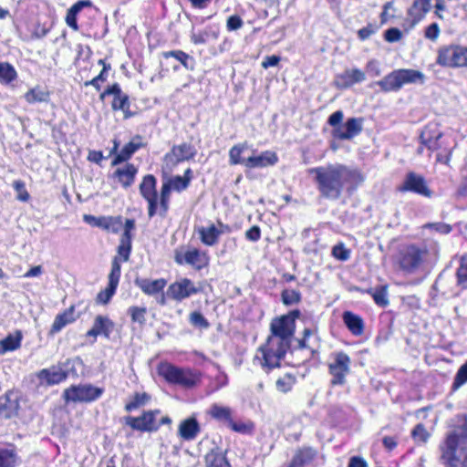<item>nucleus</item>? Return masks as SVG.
I'll return each mask as SVG.
<instances>
[{"label":"nucleus","mask_w":467,"mask_h":467,"mask_svg":"<svg viewBox=\"0 0 467 467\" xmlns=\"http://www.w3.org/2000/svg\"><path fill=\"white\" fill-rule=\"evenodd\" d=\"M49 92L39 87L36 86L31 89H29L24 96L25 99L30 103H36V102H47L49 100Z\"/></svg>","instance_id":"473e14b6"},{"label":"nucleus","mask_w":467,"mask_h":467,"mask_svg":"<svg viewBox=\"0 0 467 467\" xmlns=\"http://www.w3.org/2000/svg\"><path fill=\"white\" fill-rule=\"evenodd\" d=\"M13 187L15 191L17 192V199L22 202H26L29 199V193L26 190L25 182L21 180L15 181L13 182Z\"/></svg>","instance_id":"6e6d98bb"},{"label":"nucleus","mask_w":467,"mask_h":467,"mask_svg":"<svg viewBox=\"0 0 467 467\" xmlns=\"http://www.w3.org/2000/svg\"><path fill=\"white\" fill-rule=\"evenodd\" d=\"M211 415L219 420H224L229 425L232 419V411L227 407H221L218 405H213L211 409Z\"/></svg>","instance_id":"a19ab883"},{"label":"nucleus","mask_w":467,"mask_h":467,"mask_svg":"<svg viewBox=\"0 0 467 467\" xmlns=\"http://www.w3.org/2000/svg\"><path fill=\"white\" fill-rule=\"evenodd\" d=\"M131 242L132 240L129 239H119V244L118 246V254L122 258L124 262H127L130 258L132 247Z\"/></svg>","instance_id":"8fccbe9b"},{"label":"nucleus","mask_w":467,"mask_h":467,"mask_svg":"<svg viewBox=\"0 0 467 467\" xmlns=\"http://www.w3.org/2000/svg\"><path fill=\"white\" fill-rule=\"evenodd\" d=\"M37 378L47 385H55L64 381L67 378V372L58 367L43 368L37 373Z\"/></svg>","instance_id":"412c9836"},{"label":"nucleus","mask_w":467,"mask_h":467,"mask_svg":"<svg viewBox=\"0 0 467 467\" xmlns=\"http://www.w3.org/2000/svg\"><path fill=\"white\" fill-rule=\"evenodd\" d=\"M425 76L422 72L415 69H397L382 79L376 82L384 92L400 90L406 84H423Z\"/></svg>","instance_id":"7ed1b4c3"},{"label":"nucleus","mask_w":467,"mask_h":467,"mask_svg":"<svg viewBox=\"0 0 467 467\" xmlns=\"http://www.w3.org/2000/svg\"><path fill=\"white\" fill-rule=\"evenodd\" d=\"M20 457L15 446L0 447V467H16Z\"/></svg>","instance_id":"393cba45"},{"label":"nucleus","mask_w":467,"mask_h":467,"mask_svg":"<svg viewBox=\"0 0 467 467\" xmlns=\"http://www.w3.org/2000/svg\"><path fill=\"white\" fill-rule=\"evenodd\" d=\"M199 289L195 287L194 284L188 278H182L181 280L170 285L167 290L169 297L182 301L192 295L197 294Z\"/></svg>","instance_id":"ddd939ff"},{"label":"nucleus","mask_w":467,"mask_h":467,"mask_svg":"<svg viewBox=\"0 0 467 467\" xmlns=\"http://www.w3.org/2000/svg\"><path fill=\"white\" fill-rule=\"evenodd\" d=\"M116 287H113L111 285H109L102 291H100L98 294L97 300L99 303L102 304H108L112 297V296L115 294Z\"/></svg>","instance_id":"bf43d9fd"},{"label":"nucleus","mask_w":467,"mask_h":467,"mask_svg":"<svg viewBox=\"0 0 467 467\" xmlns=\"http://www.w3.org/2000/svg\"><path fill=\"white\" fill-rule=\"evenodd\" d=\"M344 114L341 110L335 111L331 114L327 119V123L332 126L334 129L337 128L341 125V121L343 120Z\"/></svg>","instance_id":"69168bd1"},{"label":"nucleus","mask_w":467,"mask_h":467,"mask_svg":"<svg viewBox=\"0 0 467 467\" xmlns=\"http://www.w3.org/2000/svg\"><path fill=\"white\" fill-rule=\"evenodd\" d=\"M17 77L16 71L13 66L6 62H0V82L9 84Z\"/></svg>","instance_id":"e433bc0d"},{"label":"nucleus","mask_w":467,"mask_h":467,"mask_svg":"<svg viewBox=\"0 0 467 467\" xmlns=\"http://www.w3.org/2000/svg\"><path fill=\"white\" fill-rule=\"evenodd\" d=\"M348 134L340 133L339 140H351L358 135L362 130V119L350 118L346 121Z\"/></svg>","instance_id":"72a5a7b5"},{"label":"nucleus","mask_w":467,"mask_h":467,"mask_svg":"<svg viewBox=\"0 0 467 467\" xmlns=\"http://www.w3.org/2000/svg\"><path fill=\"white\" fill-rule=\"evenodd\" d=\"M206 467H231L226 458L223 455L219 448L211 450L205 455Z\"/></svg>","instance_id":"c756f323"},{"label":"nucleus","mask_w":467,"mask_h":467,"mask_svg":"<svg viewBox=\"0 0 467 467\" xmlns=\"http://www.w3.org/2000/svg\"><path fill=\"white\" fill-rule=\"evenodd\" d=\"M247 149L246 143L234 146L229 151L231 164H244L246 159L241 158V154Z\"/></svg>","instance_id":"79ce46f5"},{"label":"nucleus","mask_w":467,"mask_h":467,"mask_svg":"<svg viewBox=\"0 0 467 467\" xmlns=\"http://www.w3.org/2000/svg\"><path fill=\"white\" fill-rule=\"evenodd\" d=\"M175 260L178 264H188L197 268H201V254L197 249L188 250L183 254V259L180 254H176Z\"/></svg>","instance_id":"f704fd0d"},{"label":"nucleus","mask_w":467,"mask_h":467,"mask_svg":"<svg viewBox=\"0 0 467 467\" xmlns=\"http://www.w3.org/2000/svg\"><path fill=\"white\" fill-rule=\"evenodd\" d=\"M399 190L400 192H414L427 197L431 196V191L426 186L423 178L414 172H410L406 176V180L403 184L400 186Z\"/></svg>","instance_id":"2eb2a0df"},{"label":"nucleus","mask_w":467,"mask_h":467,"mask_svg":"<svg viewBox=\"0 0 467 467\" xmlns=\"http://www.w3.org/2000/svg\"><path fill=\"white\" fill-rule=\"evenodd\" d=\"M228 427L240 433H248L253 430L252 423L234 422L233 420L230 421Z\"/></svg>","instance_id":"052dcab7"},{"label":"nucleus","mask_w":467,"mask_h":467,"mask_svg":"<svg viewBox=\"0 0 467 467\" xmlns=\"http://www.w3.org/2000/svg\"><path fill=\"white\" fill-rule=\"evenodd\" d=\"M300 315L299 310H294L288 315L275 317L270 324L271 334L266 342L259 348L262 353L261 365L268 368L280 366L290 348L292 337L295 334V321Z\"/></svg>","instance_id":"f03ea898"},{"label":"nucleus","mask_w":467,"mask_h":467,"mask_svg":"<svg viewBox=\"0 0 467 467\" xmlns=\"http://www.w3.org/2000/svg\"><path fill=\"white\" fill-rule=\"evenodd\" d=\"M130 109V101L129 97L126 94H122L119 97H115L112 101V109L114 110H122L124 113V118L128 119L132 114L129 111Z\"/></svg>","instance_id":"4c0bfd02"},{"label":"nucleus","mask_w":467,"mask_h":467,"mask_svg":"<svg viewBox=\"0 0 467 467\" xmlns=\"http://www.w3.org/2000/svg\"><path fill=\"white\" fill-rule=\"evenodd\" d=\"M317 456V451L312 447H302L295 451V453L286 467H304L312 462Z\"/></svg>","instance_id":"aec40b11"},{"label":"nucleus","mask_w":467,"mask_h":467,"mask_svg":"<svg viewBox=\"0 0 467 467\" xmlns=\"http://www.w3.org/2000/svg\"><path fill=\"white\" fill-rule=\"evenodd\" d=\"M144 146L142 137L137 135L129 143L124 145L121 150L115 156L111 165L116 166L128 161L139 149Z\"/></svg>","instance_id":"6ab92c4d"},{"label":"nucleus","mask_w":467,"mask_h":467,"mask_svg":"<svg viewBox=\"0 0 467 467\" xmlns=\"http://www.w3.org/2000/svg\"><path fill=\"white\" fill-rule=\"evenodd\" d=\"M150 400V396L146 392L135 393L131 401L126 404L125 410L127 411H132L141 406L147 404Z\"/></svg>","instance_id":"ea45409f"},{"label":"nucleus","mask_w":467,"mask_h":467,"mask_svg":"<svg viewBox=\"0 0 467 467\" xmlns=\"http://www.w3.org/2000/svg\"><path fill=\"white\" fill-rule=\"evenodd\" d=\"M114 327V323L104 316H97L94 319L92 327L87 332L86 337H92L95 342L98 336H103L106 338H109L110 333Z\"/></svg>","instance_id":"dca6fc26"},{"label":"nucleus","mask_w":467,"mask_h":467,"mask_svg":"<svg viewBox=\"0 0 467 467\" xmlns=\"http://www.w3.org/2000/svg\"><path fill=\"white\" fill-rule=\"evenodd\" d=\"M467 382V361L461 366L459 370L457 371L453 383H452V389H457L461 386H462L464 383Z\"/></svg>","instance_id":"603ef678"},{"label":"nucleus","mask_w":467,"mask_h":467,"mask_svg":"<svg viewBox=\"0 0 467 467\" xmlns=\"http://www.w3.org/2000/svg\"><path fill=\"white\" fill-rule=\"evenodd\" d=\"M190 323L197 327L201 328H208L209 327V322L207 319L202 316V313L198 311H194L190 314Z\"/></svg>","instance_id":"5fc2aeb1"},{"label":"nucleus","mask_w":467,"mask_h":467,"mask_svg":"<svg viewBox=\"0 0 467 467\" xmlns=\"http://www.w3.org/2000/svg\"><path fill=\"white\" fill-rule=\"evenodd\" d=\"M160 414L159 410H147L140 417L128 416L125 422L132 430L152 432L158 431L160 424L156 421V416Z\"/></svg>","instance_id":"1a4fd4ad"},{"label":"nucleus","mask_w":467,"mask_h":467,"mask_svg":"<svg viewBox=\"0 0 467 467\" xmlns=\"http://www.w3.org/2000/svg\"><path fill=\"white\" fill-rule=\"evenodd\" d=\"M171 189L173 188L177 192L187 189L190 184V178H183L182 176H175L170 182Z\"/></svg>","instance_id":"4d7b16f0"},{"label":"nucleus","mask_w":467,"mask_h":467,"mask_svg":"<svg viewBox=\"0 0 467 467\" xmlns=\"http://www.w3.org/2000/svg\"><path fill=\"white\" fill-rule=\"evenodd\" d=\"M74 313H75V307L73 306H71L69 308H67L63 313L58 314L55 317V320L52 324L51 333H57L63 327H65L67 325L74 322L77 318V317L74 315Z\"/></svg>","instance_id":"cd10ccee"},{"label":"nucleus","mask_w":467,"mask_h":467,"mask_svg":"<svg viewBox=\"0 0 467 467\" xmlns=\"http://www.w3.org/2000/svg\"><path fill=\"white\" fill-rule=\"evenodd\" d=\"M428 251L415 245H410L400 253L399 265L402 271L414 273L428 258Z\"/></svg>","instance_id":"0eeeda50"},{"label":"nucleus","mask_w":467,"mask_h":467,"mask_svg":"<svg viewBox=\"0 0 467 467\" xmlns=\"http://www.w3.org/2000/svg\"><path fill=\"white\" fill-rule=\"evenodd\" d=\"M159 375L169 383L183 388H192L198 381V376L190 369L182 368L170 363H161L158 367Z\"/></svg>","instance_id":"39448f33"},{"label":"nucleus","mask_w":467,"mask_h":467,"mask_svg":"<svg viewBox=\"0 0 467 467\" xmlns=\"http://www.w3.org/2000/svg\"><path fill=\"white\" fill-rule=\"evenodd\" d=\"M282 301L286 306L296 304L301 299V295L296 290L285 289L282 292Z\"/></svg>","instance_id":"3c124183"},{"label":"nucleus","mask_w":467,"mask_h":467,"mask_svg":"<svg viewBox=\"0 0 467 467\" xmlns=\"http://www.w3.org/2000/svg\"><path fill=\"white\" fill-rule=\"evenodd\" d=\"M332 255L340 261H347L350 257V250L340 243L332 248Z\"/></svg>","instance_id":"864d4df0"},{"label":"nucleus","mask_w":467,"mask_h":467,"mask_svg":"<svg viewBox=\"0 0 467 467\" xmlns=\"http://www.w3.org/2000/svg\"><path fill=\"white\" fill-rule=\"evenodd\" d=\"M440 64L452 67H467V47L455 46L440 50Z\"/></svg>","instance_id":"9d476101"},{"label":"nucleus","mask_w":467,"mask_h":467,"mask_svg":"<svg viewBox=\"0 0 467 467\" xmlns=\"http://www.w3.org/2000/svg\"><path fill=\"white\" fill-rule=\"evenodd\" d=\"M128 313L130 316L132 322L139 323L140 325L144 324L146 321V307H139V306H130L128 309Z\"/></svg>","instance_id":"49530a36"},{"label":"nucleus","mask_w":467,"mask_h":467,"mask_svg":"<svg viewBox=\"0 0 467 467\" xmlns=\"http://www.w3.org/2000/svg\"><path fill=\"white\" fill-rule=\"evenodd\" d=\"M22 333L16 331L14 334H9L5 338L0 340V355H5L7 352L15 351L21 347Z\"/></svg>","instance_id":"a878e982"},{"label":"nucleus","mask_w":467,"mask_h":467,"mask_svg":"<svg viewBox=\"0 0 467 467\" xmlns=\"http://www.w3.org/2000/svg\"><path fill=\"white\" fill-rule=\"evenodd\" d=\"M296 383V378L292 376L291 374H285L284 377L279 378L276 382L275 386L277 390L280 392L285 393L291 390L294 384Z\"/></svg>","instance_id":"37998d69"},{"label":"nucleus","mask_w":467,"mask_h":467,"mask_svg":"<svg viewBox=\"0 0 467 467\" xmlns=\"http://www.w3.org/2000/svg\"><path fill=\"white\" fill-rule=\"evenodd\" d=\"M245 237L252 242L258 241L261 237L260 228L256 225L252 226L249 230L246 231Z\"/></svg>","instance_id":"774afa93"},{"label":"nucleus","mask_w":467,"mask_h":467,"mask_svg":"<svg viewBox=\"0 0 467 467\" xmlns=\"http://www.w3.org/2000/svg\"><path fill=\"white\" fill-rule=\"evenodd\" d=\"M201 241L209 246L214 245L218 242V238L222 232L212 224L208 227H202L199 229Z\"/></svg>","instance_id":"7c9ffc66"},{"label":"nucleus","mask_w":467,"mask_h":467,"mask_svg":"<svg viewBox=\"0 0 467 467\" xmlns=\"http://www.w3.org/2000/svg\"><path fill=\"white\" fill-rule=\"evenodd\" d=\"M196 149L190 143H182L180 145H174L171 151L166 153L164 161L167 165L171 166L177 165L179 162L189 161L196 155Z\"/></svg>","instance_id":"f8f14e48"},{"label":"nucleus","mask_w":467,"mask_h":467,"mask_svg":"<svg viewBox=\"0 0 467 467\" xmlns=\"http://www.w3.org/2000/svg\"><path fill=\"white\" fill-rule=\"evenodd\" d=\"M412 437L416 441L425 442L429 437V433L422 424H418L413 429Z\"/></svg>","instance_id":"13d9d810"},{"label":"nucleus","mask_w":467,"mask_h":467,"mask_svg":"<svg viewBox=\"0 0 467 467\" xmlns=\"http://www.w3.org/2000/svg\"><path fill=\"white\" fill-rule=\"evenodd\" d=\"M134 283L143 293L149 296L158 294L162 291L166 285V280L163 278L150 280L137 277Z\"/></svg>","instance_id":"b1692460"},{"label":"nucleus","mask_w":467,"mask_h":467,"mask_svg":"<svg viewBox=\"0 0 467 467\" xmlns=\"http://www.w3.org/2000/svg\"><path fill=\"white\" fill-rule=\"evenodd\" d=\"M366 79L365 73L358 68L346 69L337 74L335 78V86L338 88H348L356 83L363 82Z\"/></svg>","instance_id":"4468645a"},{"label":"nucleus","mask_w":467,"mask_h":467,"mask_svg":"<svg viewBox=\"0 0 467 467\" xmlns=\"http://www.w3.org/2000/svg\"><path fill=\"white\" fill-rule=\"evenodd\" d=\"M120 277V265L118 261V258L115 257L111 264V270L109 275V285H111L113 287L118 286L119 281Z\"/></svg>","instance_id":"a18cd8bd"},{"label":"nucleus","mask_w":467,"mask_h":467,"mask_svg":"<svg viewBox=\"0 0 467 467\" xmlns=\"http://www.w3.org/2000/svg\"><path fill=\"white\" fill-rule=\"evenodd\" d=\"M350 358L345 352L335 354L334 361L328 366L329 373L332 376L331 385H344L346 377L350 372Z\"/></svg>","instance_id":"6e6552de"},{"label":"nucleus","mask_w":467,"mask_h":467,"mask_svg":"<svg viewBox=\"0 0 467 467\" xmlns=\"http://www.w3.org/2000/svg\"><path fill=\"white\" fill-rule=\"evenodd\" d=\"M308 172L315 175L320 194L330 200H337L345 185L348 186V192H352L365 181V176L359 170L341 163L311 168Z\"/></svg>","instance_id":"f257e3e1"},{"label":"nucleus","mask_w":467,"mask_h":467,"mask_svg":"<svg viewBox=\"0 0 467 467\" xmlns=\"http://www.w3.org/2000/svg\"><path fill=\"white\" fill-rule=\"evenodd\" d=\"M442 458L448 462V467H456L460 462L462 467H467V437L463 435V431L447 438L446 451Z\"/></svg>","instance_id":"20e7f679"},{"label":"nucleus","mask_w":467,"mask_h":467,"mask_svg":"<svg viewBox=\"0 0 467 467\" xmlns=\"http://www.w3.org/2000/svg\"><path fill=\"white\" fill-rule=\"evenodd\" d=\"M343 321L353 335L360 336L363 334L364 323L359 316L355 315L352 312L346 311L343 313Z\"/></svg>","instance_id":"bb28decb"},{"label":"nucleus","mask_w":467,"mask_h":467,"mask_svg":"<svg viewBox=\"0 0 467 467\" xmlns=\"http://www.w3.org/2000/svg\"><path fill=\"white\" fill-rule=\"evenodd\" d=\"M156 183V178L153 175L148 174L144 176L140 185V192L148 202V215L150 218H152L157 213L158 193Z\"/></svg>","instance_id":"9b49d317"},{"label":"nucleus","mask_w":467,"mask_h":467,"mask_svg":"<svg viewBox=\"0 0 467 467\" xmlns=\"http://www.w3.org/2000/svg\"><path fill=\"white\" fill-rule=\"evenodd\" d=\"M458 284L463 288H467V254L461 258V264L457 269Z\"/></svg>","instance_id":"de8ad7c7"},{"label":"nucleus","mask_w":467,"mask_h":467,"mask_svg":"<svg viewBox=\"0 0 467 467\" xmlns=\"http://www.w3.org/2000/svg\"><path fill=\"white\" fill-rule=\"evenodd\" d=\"M137 172L138 169L134 164L127 163L123 167L117 168L113 177L118 179L124 188H128L134 182Z\"/></svg>","instance_id":"5701e85b"},{"label":"nucleus","mask_w":467,"mask_h":467,"mask_svg":"<svg viewBox=\"0 0 467 467\" xmlns=\"http://www.w3.org/2000/svg\"><path fill=\"white\" fill-rule=\"evenodd\" d=\"M120 277V265L118 261V258L115 257L111 264V270L109 275V285H111L113 287L118 286L119 281Z\"/></svg>","instance_id":"c03bdc74"},{"label":"nucleus","mask_w":467,"mask_h":467,"mask_svg":"<svg viewBox=\"0 0 467 467\" xmlns=\"http://www.w3.org/2000/svg\"><path fill=\"white\" fill-rule=\"evenodd\" d=\"M431 6V0H415L408 13L411 23L413 25L418 23L430 11Z\"/></svg>","instance_id":"c85d7f7f"},{"label":"nucleus","mask_w":467,"mask_h":467,"mask_svg":"<svg viewBox=\"0 0 467 467\" xmlns=\"http://www.w3.org/2000/svg\"><path fill=\"white\" fill-rule=\"evenodd\" d=\"M163 57L165 58L174 57L175 59L180 61L186 69H193V59L188 54L182 50H172L164 52Z\"/></svg>","instance_id":"c9c22d12"},{"label":"nucleus","mask_w":467,"mask_h":467,"mask_svg":"<svg viewBox=\"0 0 467 467\" xmlns=\"http://www.w3.org/2000/svg\"><path fill=\"white\" fill-rule=\"evenodd\" d=\"M375 303L379 306L389 305L387 286H380L371 293Z\"/></svg>","instance_id":"09e8293b"},{"label":"nucleus","mask_w":467,"mask_h":467,"mask_svg":"<svg viewBox=\"0 0 467 467\" xmlns=\"http://www.w3.org/2000/svg\"><path fill=\"white\" fill-rule=\"evenodd\" d=\"M171 184L169 182H165L161 186V196H160V215L161 217H165L166 213L169 209V199L171 194Z\"/></svg>","instance_id":"58836bf2"},{"label":"nucleus","mask_w":467,"mask_h":467,"mask_svg":"<svg viewBox=\"0 0 467 467\" xmlns=\"http://www.w3.org/2000/svg\"><path fill=\"white\" fill-rule=\"evenodd\" d=\"M200 431L201 426L194 417L182 420L178 427V435L185 441H193Z\"/></svg>","instance_id":"a211bd4d"},{"label":"nucleus","mask_w":467,"mask_h":467,"mask_svg":"<svg viewBox=\"0 0 467 467\" xmlns=\"http://www.w3.org/2000/svg\"><path fill=\"white\" fill-rule=\"evenodd\" d=\"M243 20L239 16H231L227 19L226 26L230 31L238 30L243 26Z\"/></svg>","instance_id":"680f3d73"},{"label":"nucleus","mask_w":467,"mask_h":467,"mask_svg":"<svg viewBox=\"0 0 467 467\" xmlns=\"http://www.w3.org/2000/svg\"><path fill=\"white\" fill-rule=\"evenodd\" d=\"M18 398L14 392H7L0 398V419L8 420L17 415Z\"/></svg>","instance_id":"f3484780"},{"label":"nucleus","mask_w":467,"mask_h":467,"mask_svg":"<svg viewBox=\"0 0 467 467\" xmlns=\"http://www.w3.org/2000/svg\"><path fill=\"white\" fill-rule=\"evenodd\" d=\"M135 229V220L126 219L124 223V232L120 238L132 240L131 231Z\"/></svg>","instance_id":"e2e57ef3"},{"label":"nucleus","mask_w":467,"mask_h":467,"mask_svg":"<svg viewBox=\"0 0 467 467\" xmlns=\"http://www.w3.org/2000/svg\"><path fill=\"white\" fill-rule=\"evenodd\" d=\"M401 36L402 34L400 30L395 27L389 28L385 32V39L388 42H397L401 38Z\"/></svg>","instance_id":"0e129e2a"},{"label":"nucleus","mask_w":467,"mask_h":467,"mask_svg":"<svg viewBox=\"0 0 467 467\" xmlns=\"http://www.w3.org/2000/svg\"><path fill=\"white\" fill-rule=\"evenodd\" d=\"M84 221L94 226L100 227L109 231L112 223L122 222L121 216L95 217L93 215H84Z\"/></svg>","instance_id":"2f4dec72"},{"label":"nucleus","mask_w":467,"mask_h":467,"mask_svg":"<svg viewBox=\"0 0 467 467\" xmlns=\"http://www.w3.org/2000/svg\"><path fill=\"white\" fill-rule=\"evenodd\" d=\"M102 393L103 389L91 384L73 385L64 390L63 398L67 403L92 402L98 400Z\"/></svg>","instance_id":"423d86ee"},{"label":"nucleus","mask_w":467,"mask_h":467,"mask_svg":"<svg viewBox=\"0 0 467 467\" xmlns=\"http://www.w3.org/2000/svg\"><path fill=\"white\" fill-rule=\"evenodd\" d=\"M277 156L275 152L272 151H264L258 156H250L245 161H244V165L247 168H264L270 165H274L277 161Z\"/></svg>","instance_id":"4be33fe9"},{"label":"nucleus","mask_w":467,"mask_h":467,"mask_svg":"<svg viewBox=\"0 0 467 467\" xmlns=\"http://www.w3.org/2000/svg\"><path fill=\"white\" fill-rule=\"evenodd\" d=\"M376 29L377 28L374 26L369 24L358 31V37L361 40H366L375 34Z\"/></svg>","instance_id":"338daca9"}]
</instances>
